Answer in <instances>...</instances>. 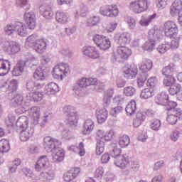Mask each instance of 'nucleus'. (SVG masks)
Masks as SVG:
<instances>
[{"label": "nucleus", "mask_w": 182, "mask_h": 182, "mask_svg": "<svg viewBox=\"0 0 182 182\" xmlns=\"http://www.w3.org/2000/svg\"><path fill=\"white\" fill-rule=\"evenodd\" d=\"M161 127V121L159 119H154L151 124V129L154 130V132H159Z\"/></svg>", "instance_id": "obj_53"}, {"label": "nucleus", "mask_w": 182, "mask_h": 182, "mask_svg": "<svg viewBox=\"0 0 182 182\" xmlns=\"http://www.w3.org/2000/svg\"><path fill=\"white\" fill-rule=\"evenodd\" d=\"M121 154L122 149L119 148L117 145L113 144L109 154L111 157L114 159V164L120 168H126V166L129 164V156L127 154L121 155Z\"/></svg>", "instance_id": "obj_2"}, {"label": "nucleus", "mask_w": 182, "mask_h": 182, "mask_svg": "<svg viewBox=\"0 0 182 182\" xmlns=\"http://www.w3.org/2000/svg\"><path fill=\"white\" fill-rule=\"evenodd\" d=\"M33 60H36V58L31 57L27 61L21 60H19L17 64L14 66L12 70L13 76H21L22 73H23V70H25V66H26L27 62H33Z\"/></svg>", "instance_id": "obj_15"}, {"label": "nucleus", "mask_w": 182, "mask_h": 182, "mask_svg": "<svg viewBox=\"0 0 182 182\" xmlns=\"http://www.w3.org/2000/svg\"><path fill=\"white\" fill-rule=\"evenodd\" d=\"M123 93L127 97H132L136 95V88L133 86L125 87L123 90Z\"/></svg>", "instance_id": "obj_47"}, {"label": "nucleus", "mask_w": 182, "mask_h": 182, "mask_svg": "<svg viewBox=\"0 0 182 182\" xmlns=\"http://www.w3.org/2000/svg\"><path fill=\"white\" fill-rule=\"evenodd\" d=\"M50 153H52V158L53 161H63V159H65V151H63V149L58 146L51 151Z\"/></svg>", "instance_id": "obj_26"}, {"label": "nucleus", "mask_w": 182, "mask_h": 182, "mask_svg": "<svg viewBox=\"0 0 182 182\" xmlns=\"http://www.w3.org/2000/svg\"><path fill=\"white\" fill-rule=\"evenodd\" d=\"M11 104L14 107H18L16 112L18 113V114H22V113H25L26 111V106L23 105V97L19 94L16 95L11 99Z\"/></svg>", "instance_id": "obj_12"}, {"label": "nucleus", "mask_w": 182, "mask_h": 182, "mask_svg": "<svg viewBox=\"0 0 182 182\" xmlns=\"http://www.w3.org/2000/svg\"><path fill=\"white\" fill-rule=\"evenodd\" d=\"M96 114L98 123L102 124L106 122L107 116H109V112H107V109H106V108H102L101 109L97 110Z\"/></svg>", "instance_id": "obj_35"}, {"label": "nucleus", "mask_w": 182, "mask_h": 182, "mask_svg": "<svg viewBox=\"0 0 182 182\" xmlns=\"http://www.w3.org/2000/svg\"><path fill=\"white\" fill-rule=\"evenodd\" d=\"M96 80L93 78L82 77L78 80L73 86V92L76 96H85V87H87L90 85H93Z\"/></svg>", "instance_id": "obj_4"}, {"label": "nucleus", "mask_w": 182, "mask_h": 182, "mask_svg": "<svg viewBox=\"0 0 182 182\" xmlns=\"http://www.w3.org/2000/svg\"><path fill=\"white\" fill-rule=\"evenodd\" d=\"M33 77L36 81L28 80L26 82V89L28 92L33 90H41L43 89L46 85L45 80L46 79V73L42 68H38L33 74Z\"/></svg>", "instance_id": "obj_1"}, {"label": "nucleus", "mask_w": 182, "mask_h": 182, "mask_svg": "<svg viewBox=\"0 0 182 182\" xmlns=\"http://www.w3.org/2000/svg\"><path fill=\"white\" fill-rule=\"evenodd\" d=\"M152 68L153 61L150 59L144 58L141 63V65L139 66V69L141 73L137 78L139 87H143L144 86V83L146 82V80H147V77H149L147 72H149V70H151Z\"/></svg>", "instance_id": "obj_3"}, {"label": "nucleus", "mask_w": 182, "mask_h": 182, "mask_svg": "<svg viewBox=\"0 0 182 182\" xmlns=\"http://www.w3.org/2000/svg\"><path fill=\"white\" fill-rule=\"evenodd\" d=\"M101 15L103 16H108L109 18H114L119 15V9L117 5H108L100 10Z\"/></svg>", "instance_id": "obj_14"}, {"label": "nucleus", "mask_w": 182, "mask_h": 182, "mask_svg": "<svg viewBox=\"0 0 182 182\" xmlns=\"http://www.w3.org/2000/svg\"><path fill=\"white\" fill-rule=\"evenodd\" d=\"M168 49H170V43L160 45L157 48V50L159 53H166V50H168Z\"/></svg>", "instance_id": "obj_55"}, {"label": "nucleus", "mask_w": 182, "mask_h": 182, "mask_svg": "<svg viewBox=\"0 0 182 182\" xmlns=\"http://www.w3.org/2000/svg\"><path fill=\"white\" fill-rule=\"evenodd\" d=\"M156 16H157V14H156L148 16L147 17L142 16L139 21V25H141V26H149L150 23L156 19Z\"/></svg>", "instance_id": "obj_38"}, {"label": "nucleus", "mask_w": 182, "mask_h": 182, "mask_svg": "<svg viewBox=\"0 0 182 182\" xmlns=\"http://www.w3.org/2000/svg\"><path fill=\"white\" fill-rule=\"evenodd\" d=\"M95 127V123L92 119H87L83 124L82 134H90Z\"/></svg>", "instance_id": "obj_36"}, {"label": "nucleus", "mask_w": 182, "mask_h": 182, "mask_svg": "<svg viewBox=\"0 0 182 182\" xmlns=\"http://www.w3.org/2000/svg\"><path fill=\"white\" fill-rule=\"evenodd\" d=\"M36 90H38L30 91L31 92L26 96L27 100H29V102H41V100H42L43 94L41 92H37Z\"/></svg>", "instance_id": "obj_28"}, {"label": "nucleus", "mask_w": 182, "mask_h": 182, "mask_svg": "<svg viewBox=\"0 0 182 182\" xmlns=\"http://www.w3.org/2000/svg\"><path fill=\"white\" fill-rule=\"evenodd\" d=\"M59 144H60L59 140L50 136H46L43 139L44 149L48 153H50V151L59 147Z\"/></svg>", "instance_id": "obj_13"}, {"label": "nucleus", "mask_w": 182, "mask_h": 182, "mask_svg": "<svg viewBox=\"0 0 182 182\" xmlns=\"http://www.w3.org/2000/svg\"><path fill=\"white\" fill-rule=\"evenodd\" d=\"M165 77L166 78L164 80V85H165L166 86H169L170 87H171L173 85L176 84L174 83L176 82V78H174V77L166 76Z\"/></svg>", "instance_id": "obj_52"}, {"label": "nucleus", "mask_w": 182, "mask_h": 182, "mask_svg": "<svg viewBox=\"0 0 182 182\" xmlns=\"http://www.w3.org/2000/svg\"><path fill=\"white\" fill-rule=\"evenodd\" d=\"M181 85L175 83L173 85H171L168 89V93L171 96H177L178 94V92H180V90L181 89Z\"/></svg>", "instance_id": "obj_45"}, {"label": "nucleus", "mask_w": 182, "mask_h": 182, "mask_svg": "<svg viewBox=\"0 0 182 182\" xmlns=\"http://www.w3.org/2000/svg\"><path fill=\"white\" fill-rule=\"evenodd\" d=\"M11 69V62L8 60L0 59V76H5Z\"/></svg>", "instance_id": "obj_30"}, {"label": "nucleus", "mask_w": 182, "mask_h": 182, "mask_svg": "<svg viewBox=\"0 0 182 182\" xmlns=\"http://www.w3.org/2000/svg\"><path fill=\"white\" fill-rule=\"evenodd\" d=\"M171 39H173L171 41L170 44V48L171 49H177L178 48V45L180 43V36L171 38Z\"/></svg>", "instance_id": "obj_56"}, {"label": "nucleus", "mask_w": 182, "mask_h": 182, "mask_svg": "<svg viewBox=\"0 0 182 182\" xmlns=\"http://www.w3.org/2000/svg\"><path fill=\"white\" fill-rule=\"evenodd\" d=\"M63 112L66 114V119L68 124L70 126H75L77 123V119H76L77 114H76V110L75 107L70 105H67L63 107Z\"/></svg>", "instance_id": "obj_11"}, {"label": "nucleus", "mask_w": 182, "mask_h": 182, "mask_svg": "<svg viewBox=\"0 0 182 182\" xmlns=\"http://www.w3.org/2000/svg\"><path fill=\"white\" fill-rule=\"evenodd\" d=\"M70 73V68L67 63H60L55 65L53 70V77L58 80H63V77Z\"/></svg>", "instance_id": "obj_6"}, {"label": "nucleus", "mask_w": 182, "mask_h": 182, "mask_svg": "<svg viewBox=\"0 0 182 182\" xmlns=\"http://www.w3.org/2000/svg\"><path fill=\"white\" fill-rule=\"evenodd\" d=\"M125 110L128 116H133L134 113H136V110H137V105L136 104V101L132 100L127 105Z\"/></svg>", "instance_id": "obj_39"}, {"label": "nucleus", "mask_w": 182, "mask_h": 182, "mask_svg": "<svg viewBox=\"0 0 182 182\" xmlns=\"http://www.w3.org/2000/svg\"><path fill=\"white\" fill-rule=\"evenodd\" d=\"M17 89H18V80H11L8 86V90H10L11 92H16Z\"/></svg>", "instance_id": "obj_57"}, {"label": "nucleus", "mask_w": 182, "mask_h": 182, "mask_svg": "<svg viewBox=\"0 0 182 182\" xmlns=\"http://www.w3.org/2000/svg\"><path fill=\"white\" fill-rule=\"evenodd\" d=\"M64 180L65 182H70L72 181V180H74L75 178L73 176V173L72 171H68L64 175Z\"/></svg>", "instance_id": "obj_62"}, {"label": "nucleus", "mask_w": 182, "mask_h": 182, "mask_svg": "<svg viewBox=\"0 0 182 182\" xmlns=\"http://www.w3.org/2000/svg\"><path fill=\"white\" fill-rule=\"evenodd\" d=\"M34 133L35 129L31 127L28 129H21L19 135L21 141H28L29 139L33 136Z\"/></svg>", "instance_id": "obj_24"}, {"label": "nucleus", "mask_w": 182, "mask_h": 182, "mask_svg": "<svg viewBox=\"0 0 182 182\" xmlns=\"http://www.w3.org/2000/svg\"><path fill=\"white\" fill-rule=\"evenodd\" d=\"M130 144V138L127 135H122L119 136V145L120 147H127Z\"/></svg>", "instance_id": "obj_44"}, {"label": "nucleus", "mask_w": 182, "mask_h": 182, "mask_svg": "<svg viewBox=\"0 0 182 182\" xmlns=\"http://www.w3.org/2000/svg\"><path fill=\"white\" fill-rule=\"evenodd\" d=\"M16 126L21 129V130H25L26 129H31L29 127V119L26 116H21L18 118L16 122Z\"/></svg>", "instance_id": "obj_29"}, {"label": "nucleus", "mask_w": 182, "mask_h": 182, "mask_svg": "<svg viewBox=\"0 0 182 182\" xmlns=\"http://www.w3.org/2000/svg\"><path fill=\"white\" fill-rule=\"evenodd\" d=\"M154 48H156V43L149 39L142 46L143 50H146L147 52H152Z\"/></svg>", "instance_id": "obj_46"}, {"label": "nucleus", "mask_w": 182, "mask_h": 182, "mask_svg": "<svg viewBox=\"0 0 182 182\" xmlns=\"http://www.w3.org/2000/svg\"><path fill=\"white\" fill-rule=\"evenodd\" d=\"M159 83V80H157L156 77H151L147 80V86H150L151 87H154L157 86Z\"/></svg>", "instance_id": "obj_60"}, {"label": "nucleus", "mask_w": 182, "mask_h": 182, "mask_svg": "<svg viewBox=\"0 0 182 182\" xmlns=\"http://www.w3.org/2000/svg\"><path fill=\"white\" fill-rule=\"evenodd\" d=\"M40 178L43 180V181L49 182L55 178V171H53V170H49L48 171H43L40 173Z\"/></svg>", "instance_id": "obj_37"}, {"label": "nucleus", "mask_w": 182, "mask_h": 182, "mask_svg": "<svg viewBox=\"0 0 182 182\" xmlns=\"http://www.w3.org/2000/svg\"><path fill=\"white\" fill-rule=\"evenodd\" d=\"M92 41L94 43H95V45H97V46L102 50H107V49H109V48H110V40L109 39V38L103 35L97 34L94 36Z\"/></svg>", "instance_id": "obj_10"}, {"label": "nucleus", "mask_w": 182, "mask_h": 182, "mask_svg": "<svg viewBox=\"0 0 182 182\" xmlns=\"http://www.w3.org/2000/svg\"><path fill=\"white\" fill-rule=\"evenodd\" d=\"M6 124L9 127H14V126L16 125V119H15V116L9 114L6 119Z\"/></svg>", "instance_id": "obj_51"}, {"label": "nucleus", "mask_w": 182, "mask_h": 182, "mask_svg": "<svg viewBox=\"0 0 182 182\" xmlns=\"http://www.w3.org/2000/svg\"><path fill=\"white\" fill-rule=\"evenodd\" d=\"M9 149H11L9 141L6 139L0 140V153H8Z\"/></svg>", "instance_id": "obj_43"}, {"label": "nucleus", "mask_w": 182, "mask_h": 182, "mask_svg": "<svg viewBox=\"0 0 182 182\" xmlns=\"http://www.w3.org/2000/svg\"><path fill=\"white\" fill-rule=\"evenodd\" d=\"M24 21L27 23L28 29H35L36 26V16L35 15V12H26L24 14Z\"/></svg>", "instance_id": "obj_17"}, {"label": "nucleus", "mask_w": 182, "mask_h": 182, "mask_svg": "<svg viewBox=\"0 0 182 182\" xmlns=\"http://www.w3.org/2000/svg\"><path fill=\"white\" fill-rule=\"evenodd\" d=\"M148 38L149 41H152V42H157V41H160L163 38V31L160 28H153L149 30L148 33Z\"/></svg>", "instance_id": "obj_20"}, {"label": "nucleus", "mask_w": 182, "mask_h": 182, "mask_svg": "<svg viewBox=\"0 0 182 182\" xmlns=\"http://www.w3.org/2000/svg\"><path fill=\"white\" fill-rule=\"evenodd\" d=\"M182 133L180 131L175 130L171 132L170 135V139L172 141H177L178 139H180V136H181Z\"/></svg>", "instance_id": "obj_58"}, {"label": "nucleus", "mask_w": 182, "mask_h": 182, "mask_svg": "<svg viewBox=\"0 0 182 182\" xmlns=\"http://www.w3.org/2000/svg\"><path fill=\"white\" fill-rule=\"evenodd\" d=\"M39 9L40 13L46 19H50L53 16V12L50 6L43 4L40 6Z\"/></svg>", "instance_id": "obj_27"}, {"label": "nucleus", "mask_w": 182, "mask_h": 182, "mask_svg": "<svg viewBox=\"0 0 182 182\" xmlns=\"http://www.w3.org/2000/svg\"><path fill=\"white\" fill-rule=\"evenodd\" d=\"M46 168H49V159L46 155L41 156L35 165L36 171H45Z\"/></svg>", "instance_id": "obj_16"}, {"label": "nucleus", "mask_w": 182, "mask_h": 182, "mask_svg": "<svg viewBox=\"0 0 182 182\" xmlns=\"http://www.w3.org/2000/svg\"><path fill=\"white\" fill-rule=\"evenodd\" d=\"M82 53L85 56L91 58V59H97L100 55L99 51L93 46H84L82 49Z\"/></svg>", "instance_id": "obj_18"}, {"label": "nucleus", "mask_w": 182, "mask_h": 182, "mask_svg": "<svg viewBox=\"0 0 182 182\" xmlns=\"http://www.w3.org/2000/svg\"><path fill=\"white\" fill-rule=\"evenodd\" d=\"M21 171L26 176V177L28 178V180H35V174H33V172L32 170H31L28 168H23L21 169Z\"/></svg>", "instance_id": "obj_50"}, {"label": "nucleus", "mask_w": 182, "mask_h": 182, "mask_svg": "<svg viewBox=\"0 0 182 182\" xmlns=\"http://www.w3.org/2000/svg\"><path fill=\"white\" fill-rule=\"evenodd\" d=\"M100 22V18L99 16H94L88 18L87 23L90 26H95Z\"/></svg>", "instance_id": "obj_54"}, {"label": "nucleus", "mask_w": 182, "mask_h": 182, "mask_svg": "<svg viewBox=\"0 0 182 182\" xmlns=\"http://www.w3.org/2000/svg\"><path fill=\"white\" fill-rule=\"evenodd\" d=\"M176 72V65L171 63L168 65L166 66L164 68L162 69V74L164 76H173V73Z\"/></svg>", "instance_id": "obj_40"}, {"label": "nucleus", "mask_w": 182, "mask_h": 182, "mask_svg": "<svg viewBox=\"0 0 182 182\" xmlns=\"http://www.w3.org/2000/svg\"><path fill=\"white\" fill-rule=\"evenodd\" d=\"M105 151V141H97L96 146V154L100 156Z\"/></svg>", "instance_id": "obj_49"}, {"label": "nucleus", "mask_w": 182, "mask_h": 182, "mask_svg": "<svg viewBox=\"0 0 182 182\" xmlns=\"http://www.w3.org/2000/svg\"><path fill=\"white\" fill-rule=\"evenodd\" d=\"M15 32L19 36H26L28 31H26V26L23 23L17 21L14 23Z\"/></svg>", "instance_id": "obj_31"}, {"label": "nucleus", "mask_w": 182, "mask_h": 182, "mask_svg": "<svg viewBox=\"0 0 182 182\" xmlns=\"http://www.w3.org/2000/svg\"><path fill=\"white\" fill-rule=\"evenodd\" d=\"M117 54L118 56L115 57V60H119V58L127 59L132 55V50L124 46H120L117 48Z\"/></svg>", "instance_id": "obj_22"}, {"label": "nucleus", "mask_w": 182, "mask_h": 182, "mask_svg": "<svg viewBox=\"0 0 182 182\" xmlns=\"http://www.w3.org/2000/svg\"><path fill=\"white\" fill-rule=\"evenodd\" d=\"M59 90V85L53 82H51L46 85L44 93L48 96H50V95H56Z\"/></svg>", "instance_id": "obj_25"}, {"label": "nucleus", "mask_w": 182, "mask_h": 182, "mask_svg": "<svg viewBox=\"0 0 182 182\" xmlns=\"http://www.w3.org/2000/svg\"><path fill=\"white\" fill-rule=\"evenodd\" d=\"M95 81L94 84H90L89 86H92L91 89L93 90H96V92H100V90H103V83L100 82V81H97V79L92 78Z\"/></svg>", "instance_id": "obj_48"}, {"label": "nucleus", "mask_w": 182, "mask_h": 182, "mask_svg": "<svg viewBox=\"0 0 182 182\" xmlns=\"http://www.w3.org/2000/svg\"><path fill=\"white\" fill-rule=\"evenodd\" d=\"M116 28H117V23H110L107 25L106 31L107 33H110L111 32H113Z\"/></svg>", "instance_id": "obj_64"}, {"label": "nucleus", "mask_w": 182, "mask_h": 182, "mask_svg": "<svg viewBox=\"0 0 182 182\" xmlns=\"http://www.w3.org/2000/svg\"><path fill=\"white\" fill-rule=\"evenodd\" d=\"M123 110V107L121 106H118L112 109L110 112V114L114 117H116L119 113H120Z\"/></svg>", "instance_id": "obj_63"}, {"label": "nucleus", "mask_w": 182, "mask_h": 182, "mask_svg": "<svg viewBox=\"0 0 182 182\" xmlns=\"http://www.w3.org/2000/svg\"><path fill=\"white\" fill-rule=\"evenodd\" d=\"M182 14V1L176 0L170 7V15L171 16H179Z\"/></svg>", "instance_id": "obj_19"}, {"label": "nucleus", "mask_w": 182, "mask_h": 182, "mask_svg": "<svg viewBox=\"0 0 182 182\" xmlns=\"http://www.w3.org/2000/svg\"><path fill=\"white\" fill-rule=\"evenodd\" d=\"M30 114L33 117V124H38V123H39V119H41V108H39V107H31Z\"/></svg>", "instance_id": "obj_34"}, {"label": "nucleus", "mask_w": 182, "mask_h": 182, "mask_svg": "<svg viewBox=\"0 0 182 182\" xmlns=\"http://www.w3.org/2000/svg\"><path fill=\"white\" fill-rule=\"evenodd\" d=\"M55 19L58 23L65 25L69 22V14L64 11H57L55 14Z\"/></svg>", "instance_id": "obj_33"}, {"label": "nucleus", "mask_w": 182, "mask_h": 182, "mask_svg": "<svg viewBox=\"0 0 182 182\" xmlns=\"http://www.w3.org/2000/svg\"><path fill=\"white\" fill-rule=\"evenodd\" d=\"M164 31L167 38H176L178 33V27H177L176 22L168 21L164 24Z\"/></svg>", "instance_id": "obj_9"}, {"label": "nucleus", "mask_w": 182, "mask_h": 182, "mask_svg": "<svg viewBox=\"0 0 182 182\" xmlns=\"http://www.w3.org/2000/svg\"><path fill=\"white\" fill-rule=\"evenodd\" d=\"M33 47L37 53H43V52L46 50V42L43 40H36L33 45Z\"/></svg>", "instance_id": "obj_32"}, {"label": "nucleus", "mask_w": 182, "mask_h": 182, "mask_svg": "<svg viewBox=\"0 0 182 182\" xmlns=\"http://www.w3.org/2000/svg\"><path fill=\"white\" fill-rule=\"evenodd\" d=\"M150 4V0H135L129 4V9L134 14H141L149 9Z\"/></svg>", "instance_id": "obj_7"}, {"label": "nucleus", "mask_w": 182, "mask_h": 182, "mask_svg": "<svg viewBox=\"0 0 182 182\" xmlns=\"http://www.w3.org/2000/svg\"><path fill=\"white\" fill-rule=\"evenodd\" d=\"M136 75H137V69H131L125 68L124 70V76L127 79H133V77H136Z\"/></svg>", "instance_id": "obj_42"}, {"label": "nucleus", "mask_w": 182, "mask_h": 182, "mask_svg": "<svg viewBox=\"0 0 182 182\" xmlns=\"http://www.w3.org/2000/svg\"><path fill=\"white\" fill-rule=\"evenodd\" d=\"M155 92L153 88H145L141 92L140 97L141 99H150L154 96Z\"/></svg>", "instance_id": "obj_41"}, {"label": "nucleus", "mask_w": 182, "mask_h": 182, "mask_svg": "<svg viewBox=\"0 0 182 182\" xmlns=\"http://www.w3.org/2000/svg\"><path fill=\"white\" fill-rule=\"evenodd\" d=\"M176 107H177V102H169V107H167L168 110V116L166 117V121L168 124L171 126H174V124H177V122L178 120V111L176 110Z\"/></svg>", "instance_id": "obj_8"}, {"label": "nucleus", "mask_w": 182, "mask_h": 182, "mask_svg": "<svg viewBox=\"0 0 182 182\" xmlns=\"http://www.w3.org/2000/svg\"><path fill=\"white\" fill-rule=\"evenodd\" d=\"M0 47L7 55H15L21 50V46L16 41H8L6 38H0Z\"/></svg>", "instance_id": "obj_5"}, {"label": "nucleus", "mask_w": 182, "mask_h": 182, "mask_svg": "<svg viewBox=\"0 0 182 182\" xmlns=\"http://www.w3.org/2000/svg\"><path fill=\"white\" fill-rule=\"evenodd\" d=\"M15 24H8L4 28V32L6 35H12V33H15Z\"/></svg>", "instance_id": "obj_59"}, {"label": "nucleus", "mask_w": 182, "mask_h": 182, "mask_svg": "<svg viewBox=\"0 0 182 182\" xmlns=\"http://www.w3.org/2000/svg\"><path fill=\"white\" fill-rule=\"evenodd\" d=\"M127 23L129 29H134L136 28V19L133 17H128L127 18Z\"/></svg>", "instance_id": "obj_61"}, {"label": "nucleus", "mask_w": 182, "mask_h": 182, "mask_svg": "<svg viewBox=\"0 0 182 182\" xmlns=\"http://www.w3.org/2000/svg\"><path fill=\"white\" fill-rule=\"evenodd\" d=\"M155 102L157 105H161L162 106H170V102L173 101H168V94L166 92H161L158 94L155 97Z\"/></svg>", "instance_id": "obj_21"}, {"label": "nucleus", "mask_w": 182, "mask_h": 182, "mask_svg": "<svg viewBox=\"0 0 182 182\" xmlns=\"http://www.w3.org/2000/svg\"><path fill=\"white\" fill-rule=\"evenodd\" d=\"M132 41V34L130 33H122L120 34L118 38L116 39V42L119 46H124V45H127L130 43Z\"/></svg>", "instance_id": "obj_23"}]
</instances>
